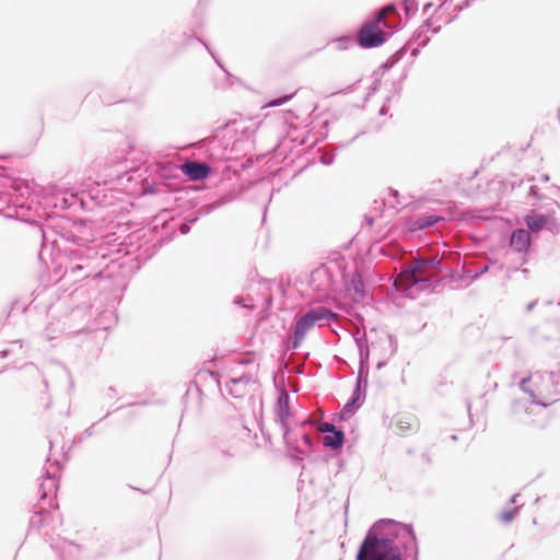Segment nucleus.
<instances>
[{
	"label": "nucleus",
	"instance_id": "aec40b11",
	"mask_svg": "<svg viewBox=\"0 0 560 560\" xmlns=\"http://www.w3.org/2000/svg\"><path fill=\"white\" fill-rule=\"evenodd\" d=\"M295 131H298V129L293 128L292 131H289L288 135L279 141L278 150L280 151V155H285V149L289 143H291V149L294 147H301L305 143V137L295 136Z\"/></svg>",
	"mask_w": 560,
	"mask_h": 560
},
{
	"label": "nucleus",
	"instance_id": "864d4df0",
	"mask_svg": "<svg viewBox=\"0 0 560 560\" xmlns=\"http://www.w3.org/2000/svg\"><path fill=\"white\" fill-rule=\"evenodd\" d=\"M421 459L427 463V464H430L431 463V458H430V455L428 453H423L421 455Z\"/></svg>",
	"mask_w": 560,
	"mask_h": 560
},
{
	"label": "nucleus",
	"instance_id": "a18cd8bd",
	"mask_svg": "<svg viewBox=\"0 0 560 560\" xmlns=\"http://www.w3.org/2000/svg\"><path fill=\"white\" fill-rule=\"evenodd\" d=\"M388 196H389V197H392V198H394L396 203H399V200H398L399 192H398V190H396V189H394V188L389 187V188H388Z\"/></svg>",
	"mask_w": 560,
	"mask_h": 560
},
{
	"label": "nucleus",
	"instance_id": "0eeeda50",
	"mask_svg": "<svg viewBox=\"0 0 560 560\" xmlns=\"http://www.w3.org/2000/svg\"><path fill=\"white\" fill-rule=\"evenodd\" d=\"M203 24H205V22H203V18H202L201 13H199L198 11H195L192 14V18H191V22L189 23V32H186V31L183 32L180 45L183 47H186L192 43H200L207 49V51L210 54V56L212 57L214 62L218 65V67H220L224 71L226 78L228 79L233 78V75L226 70V68L224 67V63L218 57L215 51L207 44V42H205L202 38H200L197 35V32L203 27Z\"/></svg>",
	"mask_w": 560,
	"mask_h": 560
},
{
	"label": "nucleus",
	"instance_id": "f257e3e1",
	"mask_svg": "<svg viewBox=\"0 0 560 560\" xmlns=\"http://www.w3.org/2000/svg\"><path fill=\"white\" fill-rule=\"evenodd\" d=\"M190 148L200 150V158H205V160H185L177 164V170L189 182H202L208 178L215 179L214 183L220 188L221 195L215 200L201 206L190 218L177 226V231L183 235L190 232L191 225L200 217L209 214L233 201L240 194L238 178L241 173L232 166L231 162L235 163V161L231 154H228L229 142L223 143L219 139L218 131L212 137L203 138L198 142L183 147L177 145V154L179 151Z\"/></svg>",
	"mask_w": 560,
	"mask_h": 560
},
{
	"label": "nucleus",
	"instance_id": "4c0bfd02",
	"mask_svg": "<svg viewBox=\"0 0 560 560\" xmlns=\"http://www.w3.org/2000/svg\"><path fill=\"white\" fill-rule=\"evenodd\" d=\"M235 378L240 382V384H242L245 388H247L248 384L252 382V374L245 373Z\"/></svg>",
	"mask_w": 560,
	"mask_h": 560
},
{
	"label": "nucleus",
	"instance_id": "338daca9",
	"mask_svg": "<svg viewBox=\"0 0 560 560\" xmlns=\"http://www.w3.org/2000/svg\"><path fill=\"white\" fill-rule=\"evenodd\" d=\"M385 361H380L377 364H376V369H382L384 365H385Z\"/></svg>",
	"mask_w": 560,
	"mask_h": 560
},
{
	"label": "nucleus",
	"instance_id": "a878e982",
	"mask_svg": "<svg viewBox=\"0 0 560 560\" xmlns=\"http://www.w3.org/2000/svg\"><path fill=\"white\" fill-rule=\"evenodd\" d=\"M358 352H359V368H369V360H370L369 345L360 346L358 348Z\"/></svg>",
	"mask_w": 560,
	"mask_h": 560
},
{
	"label": "nucleus",
	"instance_id": "680f3d73",
	"mask_svg": "<svg viewBox=\"0 0 560 560\" xmlns=\"http://www.w3.org/2000/svg\"><path fill=\"white\" fill-rule=\"evenodd\" d=\"M432 3L431 2H428L423 5V13H428L429 10L432 8Z\"/></svg>",
	"mask_w": 560,
	"mask_h": 560
},
{
	"label": "nucleus",
	"instance_id": "a211bd4d",
	"mask_svg": "<svg viewBox=\"0 0 560 560\" xmlns=\"http://www.w3.org/2000/svg\"><path fill=\"white\" fill-rule=\"evenodd\" d=\"M364 399V394L359 393V389H353L351 396L341 410V418L345 419L346 416H352L355 413V411L362 406Z\"/></svg>",
	"mask_w": 560,
	"mask_h": 560
},
{
	"label": "nucleus",
	"instance_id": "774afa93",
	"mask_svg": "<svg viewBox=\"0 0 560 560\" xmlns=\"http://www.w3.org/2000/svg\"><path fill=\"white\" fill-rule=\"evenodd\" d=\"M234 303L241 306H245L241 299H235Z\"/></svg>",
	"mask_w": 560,
	"mask_h": 560
},
{
	"label": "nucleus",
	"instance_id": "393cba45",
	"mask_svg": "<svg viewBox=\"0 0 560 560\" xmlns=\"http://www.w3.org/2000/svg\"><path fill=\"white\" fill-rule=\"evenodd\" d=\"M369 377V368H358V375L355 380V386L353 389H359V393L366 395Z\"/></svg>",
	"mask_w": 560,
	"mask_h": 560
},
{
	"label": "nucleus",
	"instance_id": "37998d69",
	"mask_svg": "<svg viewBox=\"0 0 560 560\" xmlns=\"http://www.w3.org/2000/svg\"><path fill=\"white\" fill-rule=\"evenodd\" d=\"M453 0H442L440 5L438 7L436 11H447L448 8L452 5Z\"/></svg>",
	"mask_w": 560,
	"mask_h": 560
},
{
	"label": "nucleus",
	"instance_id": "f704fd0d",
	"mask_svg": "<svg viewBox=\"0 0 560 560\" xmlns=\"http://www.w3.org/2000/svg\"><path fill=\"white\" fill-rule=\"evenodd\" d=\"M489 270V264H483L482 266L478 267L472 271V275L470 276L471 280H476L480 278L482 275L488 272Z\"/></svg>",
	"mask_w": 560,
	"mask_h": 560
},
{
	"label": "nucleus",
	"instance_id": "f3484780",
	"mask_svg": "<svg viewBox=\"0 0 560 560\" xmlns=\"http://www.w3.org/2000/svg\"><path fill=\"white\" fill-rule=\"evenodd\" d=\"M445 219L442 215L439 214H423L417 217L415 220L410 222V231H422L425 229H429L436 223L444 221Z\"/></svg>",
	"mask_w": 560,
	"mask_h": 560
},
{
	"label": "nucleus",
	"instance_id": "c03bdc74",
	"mask_svg": "<svg viewBox=\"0 0 560 560\" xmlns=\"http://www.w3.org/2000/svg\"><path fill=\"white\" fill-rule=\"evenodd\" d=\"M453 11H454L453 14H448L446 16V19L444 21V24H450V23H452L453 21H455L458 18L460 12H457V10H454V9H453Z\"/></svg>",
	"mask_w": 560,
	"mask_h": 560
},
{
	"label": "nucleus",
	"instance_id": "c85d7f7f",
	"mask_svg": "<svg viewBox=\"0 0 560 560\" xmlns=\"http://www.w3.org/2000/svg\"><path fill=\"white\" fill-rule=\"evenodd\" d=\"M351 287L355 293L363 294L364 292V281L362 276L359 272H354L351 277Z\"/></svg>",
	"mask_w": 560,
	"mask_h": 560
},
{
	"label": "nucleus",
	"instance_id": "ea45409f",
	"mask_svg": "<svg viewBox=\"0 0 560 560\" xmlns=\"http://www.w3.org/2000/svg\"><path fill=\"white\" fill-rule=\"evenodd\" d=\"M397 430L399 433H405L410 430V423L407 421L399 420L397 422Z\"/></svg>",
	"mask_w": 560,
	"mask_h": 560
},
{
	"label": "nucleus",
	"instance_id": "9b49d317",
	"mask_svg": "<svg viewBox=\"0 0 560 560\" xmlns=\"http://www.w3.org/2000/svg\"><path fill=\"white\" fill-rule=\"evenodd\" d=\"M209 456L214 465L224 468L234 454L230 451L225 441L212 439L209 442Z\"/></svg>",
	"mask_w": 560,
	"mask_h": 560
},
{
	"label": "nucleus",
	"instance_id": "09e8293b",
	"mask_svg": "<svg viewBox=\"0 0 560 560\" xmlns=\"http://www.w3.org/2000/svg\"><path fill=\"white\" fill-rule=\"evenodd\" d=\"M523 180L522 179H513V180H510L509 184L511 186V190L515 189V187H520L522 185Z\"/></svg>",
	"mask_w": 560,
	"mask_h": 560
},
{
	"label": "nucleus",
	"instance_id": "c756f323",
	"mask_svg": "<svg viewBox=\"0 0 560 560\" xmlns=\"http://www.w3.org/2000/svg\"><path fill=\"white\" fill-rule=\"evenodd\" d=\"M517 514L518 508L506 509L500 514L499 520L504 524H509L516 517Z\"/></svg>",
	"mask_w": 560,
	"mask_h": 560
},
{
	"label": "nucleus",
	"instance_id": "de8ad7c7",
	"mask_svg": "<svg viewBox=\"0 0 560 560\" xmlns=\"http://www.w3.org/2000/svg\"><path fill=\"white\" fill-rule=\"evenodd\" d=\"M444 12H445V11H436V10H435V14H436V15H435V18H434V19H435V21H436V22H443V23H444V21H445V19H446V16H444Z\"/></svg>",
	"mask_w": 560,
	"mask_h": 560
},
{
	"label": "nucleus",
	"instance_id": "7ed1b4c3",
	"mask_svg": "<svg viewBox=\"0 0 560 560\" xmlns=\"http://www.w3.org/2000/svg\"><path fill=\"white\" fill-rule=\"evenodd\" d=\"M386 522L389 518H381L368 529L358 548L355 560H402L396 542L389 537Z\"/></svg>",
	"mask_w": 560,
	"mask_h": 560
},
{
	"label": "nucleus",
	"instance_id": "3c124183",
	"mask_svg": "<svg viewBox=\"0 0 560 560\" xmlns=\"http://www.w3.org/2000/svg\"><path fill=\"white\" fill-rule=\"evenodd\" d=\"M421 48H422V47H420V46L412 48V49L410 50V56H411V58H416V57H418V55H419V52H420V49H421Z\"/></svg>",
	"mask_w": 560,
	"mask_h": 560
},
{
	"label": "nucleus",
	"instance_id": "ddd939ff",
	"mask_svg": "<svg viewBox=\"0 0 560 560\" xmlns=\"http://www.w3.org/2000/svg\"><path fill=\"white\" fill-rule=\"evenodd\" d=\"M444 279L445 277L442 278L441 281ZM439 282L440 280L433 282L430 278H420L412 280L410 284H402L398 280H394L392 285L397 292L401 293L404 296L413 298V290L425 291L431 288L434 289Z\"/></svg>",
	"mask_w": 560,
	"mask_h": 560
},
{
	"label": "nucleus",
	"instance_id": "423d86ee",
	"mask_svg": "<svg viewBox=\"0 0 560 560\" xmlns=\"http://www.w3.org/2000/svg\"><path fill=\"white\" fill-rule=\"evenodd\" d=\"M533 384L538 394L547 398L549 406L560 400V371H536Z\"/></svg>",
	"mask_w": 560,
	"mask_h": 560
},
{
	"label": "nucleus",
	"instance_id": "6ab92c4d",
	"mask_svg": "<svg viewBox=\"0 0 560 560\" xmlns=\"http://www.w3.org/2000/svg\"><path fill=\"white\" fill-rule=\"evenodd\" d=\"M308 316L313 320L314 324L325 319L328 322H336L338 319V314L330 308L319 306L310 308L307 312Z\"/></svg>",
	"mask_w": 560,
	"mask_h": 560
},
{
	"label": "nucleus",
	"instance_id": "412c9836",
	"mask_svg": "<svg viewBox=\"0 0 560 560\" xmlns=\"http://www.w3.org/2000/svg\"><path fill=\"white\" fill-rule=\"evenodd\" d=\"M529 383H533V374L530 376H527V377H524L521 382H520V388L529 395V397L532 398L530 399V404L533 405H537V406H541V407H545L547 408L549 406V402L546 401V399H539L538 398V394L536 393L535 389H533L530 386H529Z\"/></svg>",
	"mask_w": 560,
	"mask_h": 560
},
{
	"label": "nucleus",
	"instance_id": "4d7b16f0",
	"mask_svg": "<svg viewBox=\"0 0 560 560\" xmlns=\"http://www.w3.org/2000/svg\"><path fill=\"white\" fill-rule=\"evenodd\" d=\"M456 276H457V271L455 269H450L448 278H450L451 282L453 281V279H455Z\"/></svg>",
	"mask_w": 560,
	"mask_h": 560
},
{
	"label": "nucleus",
	"instance_id": "69168bd1",
	"mask_svg": "<svg viewBox=\"0 0 560 560\" xmlns=\"http://www.w3.org/2000/svg\"><path fill=\"white\" fill-rule=\"evenodd\" d=\"M549 179H550V177H549V175H548V174H544V175L541 176V180H542V182H545V183L549 182Z\"/></svg>",
	"mask_w": 560,
	"mask_h": 560
},
{
	"label": "nucleus",
	"instance_id": "cd10ccee",
	"mask_svg": "<svg viewBox=\"0 0 560 560\" xmlns=\"http://www.w3.org/2000/svg\"><path fill=\"white\" fill-rule=\"evenodd\" d=\"M459 220L466 221V222H468V221L477 222L480 220H485V217L477 214L474 209H465L460 212Z\"/></svg>",
	"mask_w": 560,
	"mask_h": 560
},
{
	"label": "nucleus",
	"instance_id": "a19ab883",
	"mask_svg": "<svg viewBox=\"0 0 560 560\" xmlns=\"http://www.w3.org/2000/svg\"><path fill=\"white\" fill-rule=\"evenodd\" d=\"M476 0H464L460 4H457L454 7V10H457V12H462L463 10L469 8L472 2Z\"/></svg>",
	"mask_w": 560,
	"mask_h": 560
},
{
	"label": "nucleus",
	"instance_id": "58836bf2",
	"mask_svg": "<svg viewBox=\"0 0 560 560\" xmlns=\"http://www.w3.org/2000/svg\"><path fill=\"white\" fill-rule=\"evenodd\" d=\"M354 339V342L357 345V347L359 348L360 346H366L369 345L368 342V337H366V332L364 331L362 336H354L353 337Z\"/></svg>",
	"mask_w": 560,
	"mask_h": 560
},
{
	"label": "nucleus",
	"instance_id": "5fc2aeb1",
	"mask_svg": "<svg viewBox=\"0 0 560 560\" xmlns=\"http://www.w3.org/2000/svg\"><path fill=\"white\" fill-rule=\"evenodd\" d=\"M536 304H537V301H532L530 303H528V304L526 305V311H527V312L533 311V310H534V307L536 306Z\"/></svg>",
	"mask_w": 560,
	"mask_h": 560
},
{
	"label": "nucleus",
	"instance_id": "2eb2a0df",
	"mask_svg": "<svg viewBox=\"0 0 560 560\" xmlns=\"http://www.w3.org/2000/svg\"><path fill=\"white\" fill-rule=\"evenodd\" d=\"M315 324L311 319L307 313H304L302 316L296 317L293 325V335L290 346L288 348L290 349H298L301 346V342L305 338L307 331L314 326Z\"/></svg>",
	"mask_w": 560,
	"mask_h": 560
},
{
	"label": "nucleus",
	"instance_id": "4468645a",
	"mask_svg": "<svg viewBox=\"0 0 560 560\" xmlns=\"http://www.w3.org/2000/svg\"><path fill=\"white\" fill-rule=\"evenodd\" d=\"M533 245L530 233L524 228L513 230L509 237V246L516 253L526 254Z\"/></svg>",
	"mask_w": 560,
	"mask_h": 560
},
{
	"label": "nucleus",
	"instance_id": "9d476101",
	"mask_svg": "<svg viewBox=\"0 0 560 560\" xmlns=\"http://www.w3.org/2000/svg\"><path fill=\"white\" fill-rule=\"evenodd\" d=\"M319 431L324 433L323 445L330 451H339L343 447L346 435L342 428L335 425L331 422H323Z\"/></svg>",
	"mask_w": 560,
	"mask_h": 560
},
{
	"label": "nucleus",
	"instance_id": "6e6d98bb",
	"mask_svg": "<svg viewBox=\"0 0 560 560\" xmlns=\"http://www.w3.org/2000/svg\"><path fill=\"white\" fill-rule=\"evenodd\" d=\"M387 112H388V107L384 104V105H382V107L380 108L378 114L383 116V115H386V114H387Z\"/></svg>",
	"mask_w": 560,
	"mask_h": 560
},
{
	"label": "nucleus",
	"instance_id": "bb28decb",
	"mask_svg": "<svg viewBox=\"0 0 560 560\" xmlns=\"http://www.w3.org/2000/svg\"><path fill=\"white\" fill-rule=\"evenodd\" d=\"M404 12L407 19L413 16L418 11V1L417 0H401Z\"/></svg>",
	"mask_w": 560,
	"mask_h": 560
},
{
	"label": "nucleus",
	"instance_id": "8fccbe9b",
	"mask_svg": "<svg viewBox=\"0 0 560 560\" xmlns=\"http://www.w3.org/2000/svg\"><path fill=\"white\" fill-rule=\"evenodd\" d=\"M527 404V401H522V400H515L513 402V410L516 411L518 408H523L525 407Z\"/></svg>",
	"mask_w": 560,
	"mask_h": 560
},
{
	"label": "nucleus",
	"instance_id": "e2e57ef3",
	"mask_svg": "<svg viewBox=\"0 0 560 560\" xmlns=\"http://www.w3.org/2000/svg\"><path fill=\"white\" fill-rule=\"evenodd\" d=\"M334 456L332 455H325L323 457V462L328 463Z\"/></svg>",
	"mask_w": 560,
	"mask_h": 560
},
{
	"label": "nucleus",
	"instance_id": "6e6552de",
	"mask_svg": "<svg viewBox=\"0 0 560 560\" xmlns=\"http://www.w3.org/2000/svg\"><path fill=\"white\" fill-rule=\"evenodd\" d=\"M183 410L180 420H198L202 415V390L195 381H190L182 397Z\"/></svg>",
	"mask_w": 560,
	"mask_h": 560
},
{
	"label": "nucleus",
	"instance_id": "39448f33",
	"mask_svg": "<svg viewBox=\"0 0 560 560\" xmlns=\"http://www.w3.org/2000/svg\"><path fill=\"white\" fill-rule=\"evenodd\" d=\"M389 537L396 542V548L402 556V560L411 558L419 560V545L412 524L400 523L389 518L386 522Z\"/></svg>",
	"mask_w": 560,
	"mask_h": 560
},
{
	"label": "nucleus",
	"instance_id": "603ef678",
	"mask_svg": "<svg viewBox=\"0 0 560 560\" xmlns=\"http://www.w3.org/2000/svg\"><path fill=\"white\" fill-rule=\"evenodd\" d=\"M380 85H381V80L375 79V80H374V82H373V84H372V86H371V92H375V91H377V90H378V88H380Z\"/></svg>",
	"mask_w": 560,
	"mask_h": 560
},
{
	"label": "nucleus",
	"instance_id": "5701e85b",
	"mask_svg": "<svg viewBox=\"0 0 560 560\" xmlns=\"http://www.w3.org/2000/svg\"><path fill=\"white\" fill-rule=\"evenodd\" d=\"M408 51V47L407 45H404L402 47H400L399 49H397L393 55H390L381 66H380V70L384 73L388 70H390L392 68H394L401 59L402 57L407 54Z\"/></svg>",
	"mask_w": 560,
	"mask_h": 560
},
{
	"label": "nucleus",
	"instance_id": "e433bc0d",
	"mask_svg": "<svg viewBox=\"0 0 560 560\" xmlns=\"http://www.w3.org/2000/svg\"><path fill=\"white\" fill-rule=\"evenodd\" d=\"M424 261V266H431L434 267L438 270H442L441 261L438 258H429V259H422Z\"/></svg>",
	"mask_w": 560,
	"mask_h": 560
},
{
	"label": "nucleus",
	"instance_id": "473e14b6",
	"mask_svg": "<svg viewBox=\"0 0 560 560\" xmlns=\"http://www.w3.org/2000/svg\"><path fill=\"white\" fill-rule=\"evenodd\" d=\"M424 266V261H422V259H419L417 262L415 264H409L407 266L404 267L402 271L407 275V276H413L416 272H418L420 270L421 267Z\"/></svg>",
	"mask_w": 560,
	"mask_h": 560
},
{
	"label": "nucleus",
	"instance_id": "20e7f679",
	"mask_svg": "<svg viewBox=\"0 0 560 560\" xmlns=\"http://www.w3.org/2000/svg\"><path fill=\"white\" fill-rule=\"evenodd\" d=\"M276 421L280 424L282 431L283 442L285 444L288 456L296 465L304 467L303 460L305 453L299 446L298 436H292L291 429L289 425V418L291 416L290 409V394L285 389H281L278 393L276 406H275Z\"/></svg>",
	"mask_w": 560,
	"mask_h": 560
},
{
	"label": "nucleus",
	"instance_id": "b1692460",
	"mask_svg": "<svg viewBox=\"0 0 560 560\" xmlns=\"http://www.w3.org/2000/svg\"><path fill=\"white\" fill-rule=\"evenodd\" d=\"M328 44H334L339 51H346L355 44V39L349 35H341L332 38Z\"/></svg>",
	"mask_w": 560,
	"mask_h": 560
},
{
	"label": "nucleus",
	"instance_id": "4be33fe9",
	"mask_svg": "<svg viewBox=\"0 0 560 560\" xmlns=\"http://www.w3.org/2000/svg\"><path fill=\"white\" fill-rule=\"evenodd\" d=\"M220 390L222 395H224V392H226L228 395L236 399L243 398L247 393V388L240 384V382L235 377H231L225 383V388H220Z\"/></svg>",
	"mask_w": 560,
	"mask_h": 560
},
{
	"label": "nucleus",
	"instance_id": "13d9d810",
	"mask_svg": "<svg viewBox=\"0 0 560 560\" xmlns=\"http://www.w3.org/2000/svg\"><path fill=\"white\" fill-rule=\"evenodd\" d=\"M337 464H338V470H337V472H339V471L343 468L345 460H343L342 458H338V459H337Z\"/></svg>",
	"mask_w": 560,
	"mask_h": 560
},
{
	"label": "nucleus",
	"instance_id": "0e129e2a",
	"mask_svg": "<svg viewBox=\"0 0 560 560\" xmlns=\"http://www.w3.org/2000/svg\"><path fill=\"white\" fill-rule=\"evenodd\" d=\"M516 498H517V494H513L510 500H509V503L512 504V503H515L516 502Z\"/></svg>",
	"mask_w": 560,
	"mask_h": 560
},
{
	"label": "nucleus",
	"instance_id": "f8f14e48",
	"mask_svg": "<svg viewBox=\"0 0 560 560\" xmlns=\"http://www.w3.org/2000/svg\"><path fill=\"white\" fill-rule=\"evenodd\" d=\"M310 285L313 290L320 293L330 292L334 287V279L330 270L324 266L314 269L310 276Z\"/></svg>",
	"mask_w": 560,
	"mask_h": 560
},
{
	"label": "nucleus",
	"instance_id": "79ce46f5",
	"mask_svg": "<svg viewBox=\"0 0 560 560\" xmlns=\"http://www.w3.org/2000/svg\"><path fill=\"white\" fill-rule=\"evenodd\" d=\"M528 196L529 197H533V198H536V199H541V195L539 194V189L537 186H534L532 185L528 189Z\"/></svg>",
	"mask_w": 560,
	"mask_h": 560
},
{
	"label": "nucleus",
	"instance_id": "f03ea898",
	"mask_svg": "<svg viewBox=\"0 0 560 560\" xmlns=\"http://www.w3.org/2000/svg\"><path fill=\"white\" fill-rule=\"evenodd\" d=\"M402 27L397 4L386 3L370 12L363 20L357 30L355 44L362 49L378 48Z\"/></svg>",
	"mask_w": 560,
	"mask_h": 560
},
{
	"label": "nucleus",
	"instance_id": "bf43d9fd",
	"mask_svg": "<svg viewBox=\"0 0 560 560\" xmlns=\"http://www.w3.org/2000/svg\"><path fill=\"white\" fill-rule=\"evenodd\" d=\"M364 221L368 225H372L374 223V219L370 215H365Z\"/></svg>",
	"mask_w": 560,
	"mask_h": 560
},
{
	"label": "nucleus",
	"instance_id": "72a5a7b5",
	"mask_svg": "<svg viewBox=\"0 0 560 560\" xmlns=\"http://www.w3.org/2000/svg\"><path fill=\"white\" fill-rule=\"evenodd\" d=\"M408 73H409V69L408 68H405L402 73L400 74L399 79L397 82L394 83V89H395V93L397 95L400 94V91L402 90V83L404 81L407 79L408 77Z\"/></svg>",
	"mask_w": 560,
	"mask_h": 560
},
{
	"label": "nucleus",
	"instance_id": "052dcab7",
	"mask_svg": "<svg viewBox=\"0 0 560 560\" xmlns=\"http://www.w3.org/2000/svg\"><path fill=\"white\" fill-rule=\"evenodd\" d=\"M210 374L213 377V380L217 382L218 386H220L219 374L217 372H211Z\"/></svg>",
	"mask_w": 560,
	"mask_h": 560
},
{
	"label": "nucleus",
	"instance_id": "dca6fc26",
	"mask_svg": "<svg viewBox=\"0 0 560 560\" xmlns=\"http://www.w3.org/2000/svg\"><path fill=\"white\" fill-rule=\"evenodd\" d=\"M441 31V25L433 26L432 25V18L427 19L422 25L416 30L410 38V40L406 44L407 47L411 43L418 44L420 47H425L429 42L430 37L427 35L428 32H432L433 34H438Z\"/></svg>",
	"mask_w": 560,
	"mask_h": 560
},
{
	"label": "nucleus",
	"instance_id": "7c9ffc66",
	"mask_svg": "<svg viewBox=\"0 0 560 560\" xmlns=\"http://www.w3.org/2000/svg\"><path fill=\"white\" fill-rule=\"evenodd\" d=\"M293 96H294V93H288V94H283V95L279 96V97H273L268 101V106H270V107L280 106V105L289 102Z\"/></svg>",
	"mask_w": 560,
	"mask_h": 560
},
{
	"label": "nucleus",
	"instance_id": "49530a36",
	"mask_svg": "<svg viewBox=\"0 0 560 560\" xmlns=\"http://www.w3.org/2000/svg\"><path fill=\"white\" fill-rule=\"evenodd\" d=\"M334 155L332 156H322L320 158V163H323L324 165H331L334 163Z\"/></svg>",
	"mask_w": 560,
	"mask_h": 560
},
{
	"label": "nucleus",
	"instance_id": "2f4dec72",
	"mask_svg": "<svg viewBox=\"0 0 560 560\" xmlns=\"http://www.w3.org/2000/svg\"><path fill=\"white\" fill-rule=\"evenodd\" d=\"M200 189H201V187L199 185H185L184 183H179L177 180V188H176L177 195H180L183 192H187L188 190L198 191ZM179 199H182V197L177 196V201Z\"/></svg>",
	"mask_w": 560,
	"mask_h": 560
},
{
	"label": "nucleus",
	"instance_id": "1a4fd4ad",
	"mask_svg": "<svg viewBox=\"0 0 560 560\" xmlns=\"http://www.w3.org/2000/svg\"><path fill=\"white\" fill-rule=\"evenodd\" d=\"M551 207H560L558 202L551 201L549 203ZM555 210L553 208L547 209L545 213H539L534 210L527 212L523 220L527 226V231L530 234H538L539 232L547 230L549 232H553L557 229V221L553 217Z\"/></svg>",
	"mask_w": 560,
	"mask_h": 560
},
{
	"label": "nucleus",
	"instance_id": "c9c22d12",
	"mask_svg": "<svg viewBox=\"0 0 560 560\" xmlns=\"http://www.w3.org/2000/svg\"><path fill=\"white\" fill-rule=\"evenodd\" d=\"M300 438L308 451L313 452L315 448V443L313 442L312 438L307 433H302Z\"/></svg>",
	"mask_w": 560,
	"mask_h": 560
}]
</instances>
